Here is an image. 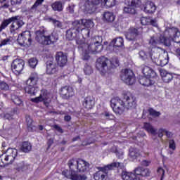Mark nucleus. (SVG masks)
<instances>
[{
  "mask_svg": "<svg viewBox=\"0 0 180 180\" xmlns=\"http://www.w3.org/2000/svg\"><path fill=\"white\" fill-rule=\"evenodd\" d=\"M42 99H43L42 102L44 105L46 106V108H49V106H50V102H51V100L50 99V98L44 95V93H43Z\"/></svg>",
  "mask_w": 180,
  "mask_h": 180,
  "instance_id": "47",
  "label": "nucleus"
},
{
  "mask_svg": "<svg viewBox=\"0 0 180 180\" xmlns=\"http://www.w3.org/2000/svg\"><path fill=\"white\" fill-rule=\"evenodd\" d=\"M89 169V163L81 158L77 159V169L76 172H86Z\"/></svg>",
  "mask_w": 180,
  "mask_h": 180,
  "instance_id": "24",
  "label": "nucleus"
},
{
  "mask_svg": "<svg viewBox=\"0 0 180 180\" xmlns=\"http://www.w3.org/2000/svg\"><path fill=\"white\" fill-rule=\"evenodd\" d=\"M53 143H54V140H53L51 139H49L48 140V141H47V146H48L47 150H49V148H51V146H53Z\"/></svg>",
  "mask_w": 180,
  "mask_h": 180,
  "instance_id": "62",
  "label": "nucleus"
},
{
  "mask_svg": "<svg viewBox=\"0 0 180 180\" xmlns=\"http://www.w3.org/2000/svg\"><path fill=\"white\" fill-rule=\"evenodd\" d=\"M141 58L143 60L146 58H153V49L147 48L146 51L141 50L139 53Z\"/></svg>",
  "mask_w": 180,
  "mask_h": 180,
  "instance_id": "33",
  "label": "nucleus"
},
{
  "mask_svg": "<svg viewBox=\"0 0 180 180\" xmlns=\"http://www.w3.org/2000/svg\"><path fill=\"white\" fill-rule=\"evenodd\" d=\"M78 165V160L72 158L69 160L68 162V166L69 167L70 170L71 171L70 179L72 180H86V175L85 174H73V172H77Z\"/></svg>",
  "mask_w": 180,
  "mask_h": 180,
  "instance_id": "8",
  "label": "nucleus"
},
{
  "mask_svg": "<svg viewBox=\"0 0 180 180\" xmlns=\"http://www.w3.org/2000/svg\"><path fill=\"white\" fill-rule=\"evenodd\" d=\"M14 169L18 172H25V171H27V169H29V165H26L25 162H20L15 165Z\"/></svg>",
  "mask_w": 180,
  "mask_h": 180,
  "instance_id": "35",
  "label": "nucleus"
},
{
  "mask_svg": "<svg viewBox=\"0 0 180 180\" xmlns=\"http://www.w3.org/2000/svg\"><path fill=\"white\" fill-rule=\"evenodd\" d=\"M12 6H18L22 4V0H11Z\"/></svg>",
  "mask_w": 180,
  "mask_h": 180,
  "instance_id": "58",
  "label": "nucleus"
},
{
  "mask_svg": "<svg viewBox=\"0 0 180 180\" xmlns=\"http://www.w3.org/2000/svg\"><path fill=\"white\" fill-rule=\"evenodd\" d=\"M126 5H128L127 7H124V13H127L128 15H136L137 11L136 8H140L141 5V0H125Z\"/></svg>",
  "mask_w": 180,
  "mask_h": 180,
  "instance_id": "10",
  "label": "nucleus"
},
{
  "mask_svg": "<svg viewBox=\"0 0 180 180\" xmlns=\"http://www.w3.org/2000/svg\"><path fill=\"white\" fill-rule=\"evenodd\" d=\"M17 41L20 46L23 47H30L32 43H33V39H32V33L30 31H24L21 34H18Z\"/></svg>",
  "mask_w": 180,
  "mask_h": 180,
  "instance_id": "9",
  "label": "nucleus"
},
{
  "mask_svg": "<svg viewBox=\"0 0 180 180\" xmlns=\"http://www.w3.org/2000/svg\"><path fill=\"white\" fill-rule=\"evenodd\" d=\"M31 101L34 103H39V102H43V94H40L39 96L32 98Z\"/></svg>",
  "mask_w": 180,
  "mask_h": 180,
  "instance_id": "57",
  "label": "nucleus"
},
{
  "mask_svg": "<svg viewBox=\"0 0 180 180\" xmlns=\"http://www.w3.org/2000/svg\"><path fill=\"white\" fill-rule=\"evenodd\" d=\"M141 23L143 26H148V25H150V17H148V18H147V17H142L141 18Z\"/></svg>",
  "mask_w": 180,
  "mask_h": 180,
  "instance_id": "52",
  "label": "nucleus"
},
{
  "mask_svg": "<svg viewBox=\"0 0 180 180\" xmlns=\"http://www.w3.org/2000/svg\"><path fill=\"white\" fill-rule=\"evenodd\" d=\"M62 99H70L74 96V89L71 86H64L59 90Z\"/></svg>",
  "mask_w": 180,
  "mask_h": 180,
  "instance_id": "16",
  "label": "nucleus"
},
{
  "mask_svg": "<svg viewBox=\"0 0 180 180\" xmlns=\"http://www.w3.org/2000/svg\"><path fill=\"white\" fill-rule=\"evenodd\" d=\"M122 179L123 180H140V177L137 176L136 173L122 172Z\"/></svg>",
  "mask_w": 180,
  "mask_h": 180,
  "instance_id": "28",
  "label": "nucleus"
},
{
  "mask_svg": "<svg viewBox=\"0 0 180 180\" xmlns=\"http://www.w3.org/2000/svg\"><path fill=\"white\" fill-rule=\"evenodd\" d=\"M25 68V60L16 58L11 63V71L15 75H20Z\"/></svg>",
  "mask_w": 180,
  "mask_h": 180,
  "instance_id": "13",
  "label": "nucleus"
},
{
  "mask_svg": "<svg viewBox=\"0 0 180 180\" xmlns=\"http://www.w3.org/2000/svg\"><path fill=\"white\" fill-rule=\"evenodd\" d=\"M129 157L131 160H137L140 157V151L137 148H131L129 149Z\"/></svg>",
  "mask_w": 180,
  "mask_h": 180,
  "instance_id": "40",
  "label": "nucleus"
},
{
  "mask_svg": "<svg viewBox=\"0 0 180 180\" xmlns=\"http://www.w3.org/2000/svg\"><path fill=\"white\" fill-rule=\"evenodd\" d=\"M163 133H165V129H159L158 137H160V139L162 138L164 136Z\"/></svg>",
  "mask_w": 180,
  "mask_h": 180,
  "instance_id": "63",
  "label": "nucleus"
},
{
  "mask_svg": "<svg viewBox=\"0 0 180 180\" xmlns=\"http://www.w3.org/2000/svg\"><path fill=\"white\" fill-rule=\"evenodd\" d=\"M143 129L148 133H150V134H157V129H154V127H153L150 122H144Z\"/></svg>",
  "mask_w": 180,
  "mask_h": 180,
  "instance_id": "37",
  "label": "nucleus"
},
{
  "mask_svg": "<svg viewBox=\"0 0 180 180\" xmlns=\"http://www.w3.org/2000/svg\"><path fill=\"white\" fill-rule=\"evenodd\" d=\"M143 34V28L130 27L125 33V37L129 41H136Z\"/></svg>",
  "mask_w": 180,
  "mask_h": 180,
  "instance_id": "12",
  "label": "nucleus"
},
{
  "mask_svg": "<svg viewBox=\"0 0 180 180\" xmlns=\"http://www.w3.org/2000/svg\"><path fill=\"white\" fill-rule=\"evenodd\" d=\"M110 106L116 115H123L126 109L129 110L137 108V98L127 91L123 94V100L119 97L112 98L110 100Z\"/></svg>",
  "mask_w": 180,
  "mask_h": 180,
  "instance_id": "1",
  "label": "nucleus"
},
{
  "mask_svg": "<svg viewBox=\"0 0 180 180\" xmlns=\"http://www.w3.org/2000/svg\"><path fill=\"white\" fill-rule=\"evenodd\" d=\"M109 61L112 68H117V67H119L120 65L119 58L116 56L112 57Z\"/></svg>",
  "mask_w": 180,
  "mask_h": 180,
  "instance_id": "45",
  "label": "nucleus"
},
{
  "mask_svg": "<svg viewBox=\"0 0 180 180\" xmlns=\"http://www.w3.org/2000/svg\"><path fill=\"white\" fill-rule=\"evenodd\" d=\"M102 5L106 6V8H112L116 5V0H103Z\"/></svg>",
  "mask_w": 180,
  "mask_h": 180,
  "instance_id": "44",
  "label": "nucleus"
},
{
  "mask_svg": "<svg viewBox=\"0 0 180 180\" xmlns=\"http://www.w3.org/2000/svg\"><path fill=\"white\" fill-rule=\"evenodd\" d=\"M148 44L149 47L148 49H150L152 53H153L155 49H160L158 44H164V46L169 47L171 46V39L162 35H160L158 38L153 36L149 39Z\"/></svg>",
  "mask_w": 180,
  "mask_h": 180,
  "instance_id": "6",
  "label": "nucleus"
},
{
  "mask_svg": "<svg viewBox=\"0 0 180 180\" xmlns=\"http://www.w3.org/2000/svg\"><path fill=\"white\" fill-rule=\"evenodd\" d=\"M91 53V51H89V50L85 49L83 50L82 53V60H83V61H89V60H91L92 58L91 57V55H89Z\"/></svg>",
  "mask_w": 180,
  "mask_h": 180,
  "instance_id": "41",
  "label": "nucleus"
},
{
  "mask_svg": "<svg viewBox=\"0 0 180 180\" xmlns=\"http://www.w3.org/2000/svg\"><path fill=\"white\" fill-rule=\"evenodd\" d=\"M148 112L150 115V116H153V117H158L159 116H161V112L159 111H156L153 108H150L148 109Z\"/></svg>",
  "mask_w": 180,
  "mask_h": 180,
  "instance_id": "46",
  "label": "nucleus"
},
{
  "mask_svg": "<svg viewBox=\"0 0 180 180\" xmlns=\"http://www.w3.org/2000/svg\"><path fill=\"white\" fill-rule=\"evenodd\" d=\"M82 105L85 109H87V110H91V109L94 108V106H95V99L91 96H88L86 98H84Z\"/></svg>",
  "mask_w": 180,
  "mask_h": 180,
  "instance_id": "26",
  "label": "nucleus"
},
{
  "mask_svg": "<svg viewBox=\"0 0 180 180\" xmlns=\"http://www.w3.org/2000/svg\"><path fill=\"white\" fill-rule=\"evenodd\" d=\"M169 61V57L168 56V52L164 50L162 53L159 55V57L157 60L158 65L160 67H165Z\"/></svg>",
  "mask_w": 180,
  "mask_h": 180,
  "instance_id": "23",
  "label": "nucleus"
},
{
  "mask_svg": "<svg viewBox=\"0 0 180 180\" xmlns=\"http://www.w3.org/2000/svg\"><path fill=\"white\" fill-rule=\"evenodd\" d=\"M160 75L163 82H165L166 84H169V82L174 79V75L167 72L166 70H161Z\"/></svg>",
  "mask_w": 180,
  "mask_h": 180,
  "instance_id": "27",
  "label": "nucleus"
},
{
  "mask_svg": "<svg viewBox=\"0 0 180 180\" xmlns=\"http://www.w3.org/2000/svg\"><path fill=\"white\" fill-rule=\"evenodd\" d=\"M39 74L37 72H32L28 79L25 82V91L28 95L34 96L36 95V88L39 84Z\"/></svg>",
  "mask_w": 180,
  "mask_h": 180,
  "instance_id": "4",
  "label": "nucleus"
},
{
  "mask_svg": "<svg viewBox=\"0 0 180 180\" xmlns=\"http://www.w3.org/2000/svg\"><path fill=\"white\" fill-rule=\"evenodd\" d=\"M72 26H80V27H84V29H91V27H94V21L88 19L76 20L72 22Z\"/></svg>",
  "mask_w": 180,
  "mask_h": 180,
  "instance_id": "19",
  "label": "nucleus"
},
{
  "mask_svg": "<svg viewBox=\"0 0 180 180\" xmlns=\"http://www.w3.org/2000/svg\"><path fill=\"white\" fill-rule=\"evenodd\" d=\"M18 157V150L16 148H8L6 152V157L4 158V161L6 164H13L15 160Z\"/></svg>",
  "mask_w": 180,
  "mask_h": 180,
  "instance_id": "15",
  "label": "nucleus"
},
{
  "mask_svg": "<svg viewBox=\"0 0 180 180\" xmlns=\"http://www.w3.org/2000/svg\"><path fill=\"white\" fill-rule=\"evenodd\" d=\"M13 103H15V105H17L18 106H20V105H23V101L18 96H15L13 98Z\"/></svg>",
  "mask_w": 180,
  "mask_h": 180,
  "instance_id": "54",
  "label": "nucleus"
},
{
  "mask_svg": "<svg viewBox=\"0 0 180 180\" xmlns=\"http://www.w3.org/2000/svg\"><path fill=\"white\" fill-rule=\"evenodd\" d=\"M22 153H30L32 151V143L29 141H23L21 145Z\"/></svg>",
  "mask_w": 180,
  "mask_h": 180,
  "instance_id": "39",
  "label": "nucleus"
},
{
  "mask_svg": "<svg viewBox=\"0 0 180 180\" xmlns=\"http://www.w3.org/2000/svg\"><path fill=\"white\" fill-rule=\"evenodd\" d=\"M134 171L136 176H141L142 178H148L151 176V170L148 168L138 167L135 168Z\"/></svg>",
  "mask_w": 180,
  "mask_h": 180,
  "instance_id": "20",
  "label": "nucleus"
},
{
  "mask_svg": "<svg viewBox=\"0 0 180 180\" xmlns=\"http://www.w3.org/2000/svg\"><path fill=\"white\" fill-rule=\"evenodd\" d=\"M11 41H12V40H11V38H6L4 39H2L0 43V49L4 46L11 44Z\"/></svg>",
  "mask_w": 180,
  "mask_h": 180,
  "instance_id": "55",
  "label": "nucleus"
},
{
  "mask_svg": "<svg viewBox=\"0 0 180 180\" xmlns=\"http://www.w3.org/2000/svg\"><path fill=\"white\" fill-rule=\"evenodd\" d=\"M25 25L23 20H19V18H17V20H14L10 26V32L15 33L16 30H19L22 26Z\"/></svg>",
  "mask_w": 180,
  "mask_h": 180,
  "instance_id": "25",
  "label": "nucleus"
},
{
  "mask_svg": "<svg viewBox=\"0 0 180 180\" xmlns=\"http://www.w3.org/2000/svg\"><path fill=\"white\" fill-rule=\"evenodd\" d=\"M68 11L70 13H74V6H69L68 8Z\"/></svg>",
  "mask_w": 180,
  "mask_h": 180,
  "instance_id": "64",
  "label": "nucleus"
},
{
  "mask_svg": "<svg viewBox=\"0 0 180 180\" xmlns=\"http://www.w3.org/2000/svg\"><path fill=\"white\" fill-rule=\"evenodd\" d=\"M44 30L43 31H37V36L35 40L42 44L43 46H50V44H54L58 40V35L56 33H52L51 35L46 36L44 35Z\"/></svg>",
  "mask_w": 180,
  "mask_h": 180,
  "instance_id": "5",
  "label": "nucleus"
},
{
  "mask_svg": "<svg viewBox=\"0 0 180 180\" xmlns=\"http://www.w3.org/2000/svg\"><path fill=\"white\" fill-rule=\"evenodd\" d=\"M96 39H101L102 40V37L99 36H95L94 39H91L93 40V42L90 43L89 44H82L80 47L84 49V47L86 46L89 51L91 54H98L99 53H101V51L103 50V46L102 44V42L99 41H95Z\"/></svg>",
  "mask_w": 180,
  "mask_h": 180,
  "instance_id": "7",
  "label": "nucleus"
},
{
  "mask_svg": "<svg viewBox=\"0 0 180 180\" xmlns=\"http://www.w3.org/2000/svg\"><path fill=\"white\" fill-rule=\"evenodd\" d=\"M121 79L127 85H134L136 84V76L133 70L125 69L122 70Z\"/></svg>",
  "mask_w": 180,
  "mask_h": 180,
  "instance_id": "11",
  "label": "nucleus"
},
{
  "mask_svg": "<svg viewBox=\"0 0 180 180\" xmlns=\"http://www.w3.org/2000/svg\"><path fill=\"white\" fill-rule=\"evenodd\" d=\"M85 75H91V74L94 73V69H92V66L89 63H86L84 65V68L83 69Z\"/></svg>",
  "mask_w": 180,
  "mask_h": 180,
  "instance_id": "43",
  "label": "nucleus"
},
{
  "mask_svg": "<svg viewBox=\"0 0 180 180\" xmlns=\"http://www.w3.org/2000/svg\"><path fill=\"white\" fill-rule=\"evenodd\" d=\"M150 164H151V161L150 160H144L141 161V165H143V167H149Z\"/></svg>",
  "mask_w": 180,
  "mask_h": 180,
  "instance_id": "61",
  "label": "nucleus"
},
{
  "mask_svg": "<svg viewBox=\"0 0 180 180\" xmlns=\"http://www.w3.org/2000/svg\"><path fill=\"white\" fill-rule=\"evenodd\" d=\"M139 7H141V9L145 13H148L149 15H152V13H154L155 11H157V6H155V4L151 1H148L144 4H140Z\"/></svg>",
  "mask_w": 180,
  "mask_h": 180,
  "instance_id": "18",
  "label": "nucleus"
},
{
  "mask_svg": "<svg viewBox=\"0 0 180 180\" xmlns=\"http://www.w3.org/2000/svg\"><path fill=\"white\" fill-rule=\"evenodd\" d=\"M46 72L47 75H54L58 72V65L53 60H49L46 62Z\"/></svg>",
  "mask_w": 180,
  "mask_h": 180,
  "instance_id": "17",
  "label": "nucleus"
},
{
  "mask_svg": "<svg viewBox=\"0 0 180 180\" xmlns=\"http://www.w3.org/2000/svg\"><path fill=\"white\" fill-rule=\"evenodd\" d=\"M43 2H44V0H37L31 7L30 11H34V9L36 11V9H37V7L40 6V5L43 4Z\"/></svg>",
  "mask_w": 180,
  "mask_h": 180,
  "instance_id": "51",
  "label": "nucleus"
},
{
  "mask_svg": "<svg viewBox=\"0 0 180 180\" xmlns=\"http://www.w3.org/2000/svg\"><path fill=\"white\" fill-rule=\"evenodd\" d=\"M158 176H160V180H164V177L165 176V170L162 167H158Z\"/></svg>",
  "mask_w": 180,
  "mask_h": 180,
  "instance_id": "49",
  "label": "nucleus"
},
{
  "mask_svg": "<svg viewBox=\"0 0 180 180\" xmlns=\"http://www.w3.org/2000/svg\"><path fill=\"white\" fill-rule=\"evenodd\" d=\"M53 129H55V130H57L58 133H60L61 134L64 133V130L63 129V128L57 124L53 125Z\"/></svg>",
  "mask_w": 180,
  "mask_h": 180,
  "instance_id": "60",
  "label": "nucleus"
},
{
  "mask_svg": "<svg viewBox=\"0 0 180 180\" xmlns=\"http://www.w3.org/2000/svg\"><path fill=\"white\" fill-rule=\"evenodd\" d=\"M103 20L107 23H112L115 20V15L112 12L105 11L103 13Z\"/></svg>",
  "mask_w": 180,
  "mask_h": 180,
  "instance_id": "34",
  "label": "nucleus"
},
{
  "mask_svg": "<svg viewBox=\"0 0 180 180\" xmlns=\"http://www.w3.org/2000/svg\"><path fill=\"white\" fill-rule=\"evenodd\" d=\"M56 61L57 65L59 67H65L67 65V63L68 62V59L67 58V55L63 53L61 51L57 52L55 56Z\"/></svg>",
  "mask_w": 180,
  "mask_h": 180,
  "instance_id": "21",
  "label": "nucleus"
},
{
  "mask_svg": "<svg viewBox=\"0 0 180 180\" xmlns=\"http://www.w3.org/2000/svg\"><path fill=\"white\" fill-rule=\"evenodd\" d=\"M49 20L53 23L55 27H63V24L59 20L54 19V18H49Z\"/></svg>",
  "mask_w": 180,
  "mask_h": 180,
  "instance_id": "48",
  "label": "nucleus"
},
{
  "mask_svg": "<svg viewBox=\"0 0 180 180\" xmlns=\"http://www.w3.org/2000/svg\"><path fill=\"white\" fill-rule=\"evenodd\" d=\"M119 167H120V162H114L101 167V169L108 173V171H112V169H114L115 168H119Z\"/></svg>",
  "mask_w": 180,
  "mask_h": 180,
  "instance_id": "36",
  "label": "nucleus"
},
{
  "mask_svg": "<svg viewBox=\"0 0 180 180\" xmlns=\"http://www.w3.org/2000/svg\"><path fill=\"white\" fill-rule=\"evenodd\" d=\"M18 18H19V15L13 16L8 19L4 20L0 25V29L1 30H4V29H6V27H8V26H9V25L13 22V20H18Z\"/></svg>",
  "mask_w": 180,
  "mask_h": 180,
  "instance_id": "31",
  "label": "nucleus"
},
{
  "mask_svg": "<svg viewBox=\"0 0 180 180\" xmlns=\"http://www.w3.org/2000/svg\"><path fill=\"white\" fill-rule=\"evenodd\" d=\"M99 171L96 172L94 175L95 180H106L108 178V172H104L102 167L98 168Z\"/></svg>",
  "mask_w": 180,
  "mask_h": 180,
  "instance_id": "29",
  "label": "nucleus"
},
{
  "mask_svg": "<svg viewBox=\"0 0 180 180\" xmlns=\"http://www.w3.org/2000/svg\"><path fill=\"white\" fill-rule=\"evenodd\" d=\"M26 122H27V127L28 131H31V132L34 131V129H33V128L34 127V126H33V120L30 117H27Z\"/></svg>",
  "mask_w": 180,
  "mask_h": 180,
  "instance_id": "42",
  "label": "nucleus"
},
{
  "mask_svg": "<svg viewBox=\"0 0 180 180\" xmlns=\"http://www.w3.org/2000/svg\"><path fill=\"white\" fill-rule=\"evenodd\" d=\"M103 0H85L84 6L87 11H94L96 6L102 5Z\"/></svg>",
  "mask_w": 180,
  "mask_h": 180,
  "instance_id": "22",
  "label": "nucleus"
},
{
  "mask_svg": "<svg viewBox=\"0 0 180 180\" xmlns=\"http://www.w3.org/2000/svg\"><path fill=\"white\" fill-rule=\"evenodd\" d=\"M142 74L144 76L139 78V82L143 86H150V85H154L155 81L153 80L154 78H157V73L155 71L153 70L148 66H144L142 69Z\"/></svg>",
  "mask_w": 180,
  "mask_h": 180,
  "instance_id": "3",
  "label": "nucleus"
},
{
  "mask_svg": "<svg viewBox=\"0 0 180 180\" xmlns=\"http://www.w3.org/2000/svg\"><path fill=\"white\" fill-rule=\"evenodd\" d=\"M29 65L31 68H35L37 65V59L32 58L29 60Z\"/></svg>",
  "mask_w": 180,
  "mask_h": 180,
  "instance_id": "53",
  "label": "nucleus"
},
{
  "mask_svg": "<svg viewBox=\"0 0 180 180\" xmlns=\"http://www.w3.org/2000/svg\"><path fill=\"white\" fill-rule=\"evenodd\" d=\"M124 44V41L122 37H117L110 43V46L113 47L114 49H119L120 47H123Z\"/></svg>",
  "mask_w": 180,
  "mask_h": 180,
  "instance_id": "30",
  "label": "nucleus"
},
{
  "mask_svg": "<svg viewBox=\"0 0 180 180\" xmlns=\"http://www.w3.org/2000/svg\"><path fill=\"white\" fill-rule=\"evenodd\" d=\"M169 150H172V151H175L176 150V143L174 139L169 140Z\"/></svg>",
  "mask_w": 180,
  "mask_h": 180,
  "instance_id": "50",
  "label": "nucleus"
},
{
  "mask_svg": "<svg viewBox=\"0 0 180 180\" xmlns=\"http://www.w3.org/2000/svg\"><path fill=\"white\" fill-rule=\"evenodd\" d=\"M109 63V59L105 56L100 57L97 59L96 62V68L102 74H105L108 70V63Z\"/></svg>",
  "mask_w": 180,
  "mask_h": 180,
  "instance_id": "14",
  "label": "nucleus"
},
{
  "mask_svg": "<svg viewBox=\"0 0 180 180\" xmlns=\"http://www.w3.org/2000/svg\"><path fill=\"white\" fill-rule=\"evenodd\" d=\"M0 89H1V91H8L9 85L5 82H0Z\"/></svg>",
  "mask_w": 180,
  "mask_h": 180,
  "instance_id": "56",
  "label": "nucleus"
},
{
  "mask_svg": "<svg viewBox=\"0 0 180 180\" xmlns=\"http://www.w3.org/2000/svg\"><path fill=\"white\" fill-rule=\"evenodd\" d=\"M51 8L55 12H63L64 6H63V3L61 1H55L51 4Z\"/></svg>",
  "mask_w": 180,
  "mask_h": 180,
  "instance_id": "38",
  "label": "nucleus"
},
{
  "mask_svg": "<svg viewBox=\"0 0 180 180\" xmlns=\"http://www.w3.org/2000/svg\"><path fill=\"white\" fill-rule=\"evenodd\" d=\"M170 33L172 34V40H173L174 43H180L179 29L176 27H172L171 28Z\"/></svg>",
  "mask_w": 180,
  "mask_h": 180,
  "instance_id": "32",
  "label": "nucleus"
},
{
  "mask_svg": "<svg viewBox=\"0 0 180 180\" xmlns=\"http://www.w3.org/2000/svg\"><path fill=\"white\" fill-rule=\"evenodd\" d=\"M150 26H153L154 27H158V24L157 23V20L150 18Z\"/></svg>",
  "mask_w": 180,
  "mask_h": 180,
  "instance_id": "59",
  "label": "nucleus"
},
{
  "mask_svg": "<svg viewBox=\"0 0 180 180\" xmlns=\"http://www.w3.org/2000/svg\"><path fill=\"white\" fill-rule=\"evenodd\" d=\"M91 30L88 28H84L79 25H73V27L70 28L66 31V39L67 40H76L77 44L82 46L79 42L80 34L84 39L89 38Z\"/></svg>",
  "mask_w": 180,
  "mask_h": 180,
  "instance_id": "2",
  "label": "nucleus"
}]
</instances>
